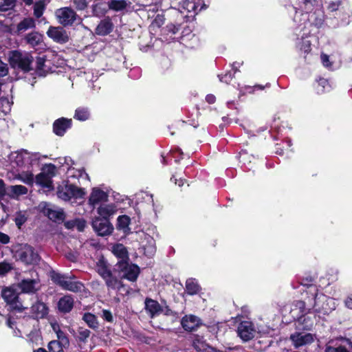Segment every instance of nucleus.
<instances>
[{
  "mask_svg": "<svg viewBox=\"0 0 352 352\" xmlns=\"http://www.w3.org/2000/svg\"><path fill=\"white\" fill-rule=\"evenodd\" d=\"M270 329L267 327H256L255 324L249 320L241 322L238 327L236 333L238 336L243 341L248 342L253 339L256 334L263 336L268 334Z\"/></svg>",
  "mask_w": 352,
  "mask_h": 352,
  "instance_id": "1",
  "label": "nucleus"
},
{
  "mask_svg": "<svg viewBox=\"0 0 352 352\" xmlns=\"http://www.w3.org/2000/svg\"><path fill=\"white\" fill-rule=\"evenodd\" d=\"M311 290L315 292L316 289L314 287H311ZM312 296L314 301L312 307L316 313L327 315L336 309L337 304L334 298H329L322 293L318 292H314Z\"/></svg>",
  "mask_w": 352,
  "mask_h": 352,
  "instance_id": "2",
  "label": "nucleus"
},
{
  "mask_svg": "<svg viewBox=\"0 0 352 352\" xmlns=\"http://www.w3.org/2000/svg\"><path fill=\"white\" fill-rule=\"evenodd\" d=\"M32 56L28 52L11 51L9 54V62L13 68H18L27 72L32 69Z\"/></svg>",
  "mask_w": 352,
  "mask_h": 352,
  "instance_id": "3",
  "label": "nucleus"
},
{
  "mask_svg": "<svg viewBox=\"0 0 352 352\" xmlns=\"http://www.w3.org/2000/svg\"><path fill=\"white\" fill-rule=\"evenodd\" d=\"M57 196L64 201H70L72 198L81 199L85 195L82 188H78L68 182L63 181L57 188Z\"/></svg>",
  "mask_w": 352,
  "mask_h": 352,
  "instance_id": "4",
  "label": "nucleus"
},
{
  "mask_svg": "<svg viewBox=\"0 0 352 352\" xmlns=\"http://www.w3.org/2000/svg\"><path fill=\"white\" fill-rule=\"evenodd\" d=\"M14 257L16 260L26 265H35L38 263L40 260L37 252L34 251L32 246L28 244L19 245L15 250Z\"/></svg>",
  "mask_w": 352,
  "mask_h": 352,
  "instance_id": "5",
  "label": "nucleus"
},
{
  "mask_svg": "<svg viewBox=\"0 0 352 352\" xmlns=\"http://www.w3.org/2000/svg\"><path fill=\"white\" fill-rule=\"evenodd\" d=\"M116 270L121 278L132 282L137 280L140 272V267L137 265L130 263L128 261H118L116 265Z\"/></svg>",
  "mask_w": 352,
  "mask_h": 352,
  "instance_id": "6",
  "label": "nucleus"
},
{
  "mask_svg": "<svg viewBox=\"0 0 352 352\" xmlns=\"http://www.w3.org/2000/svg\"><path fill=\"white\" fill-rule=\"evenodd\" d=\"M51 278L54 283L58 285L63 289L73 292H80L83 288V285L81 283L72 281L71 276L63 275L55 272H52Z\"/></svg>",
  "mask_w": 352,
  "mask_h": 352,
  "instance_id": "7",
  "label": "nucleus"
},
{
  "mask_svg": "<svg viewBox=\"0 0 352 352\" xmlns=\"http://www.w3.org/2000/svg\"><path fill=\"white\" fill-rule=\"evenodd\" d=\"M309 8H306L307 11L305 12H302L301 10H298L296 8L292 7L290 13L291 14H294L293 28L294 30L295 34L298 33V32L300 33L303 32V35L307 34L309 33V30L307 29V25L308 24L307 11L309 10Z\"/></svg>",
  "mask_w": 352,
  "mask_h": 352,
  "instance_id": "8",
  "label": "nucleus"
},
{
  "mask_svg": "<svg viewBox=\"0 0 352 352\" xmlns=\"http://www.w3.org/2000/svg\"><path fill=\"white\" fill-rule=\"evenodd\" d=\"M58 21L64 26L72 25L76 19V12L70 8L65 7L56 11Z\"/></svg>",
  "mask_w": 352,
  "mask_h": 352,
  "instance_id": "9",
  "label": "nucleus"
},
{
  "mask_svg": "<svg viewBox=\"0 0 352 352\" xmlns=\"http://www.w3.org/2000/svg\"><path fill=\"white\" fill-rule=\"evenodd\" d=\"M39 208L50 219L54 221H63L64 219L65 215L63 211L61 209L55 208L49 203L41 202L39 204Z\"/></svg>",
  "mask_w": 352,
  "mask_h": 352,
  "instance_id": "10",
  "label": "nucleus"
},
{
  "mask_svg": "<svg viewBox=\"0 0 352 352\" xmlns=\"http://www.w3.org/2000/svg\"><path fill=\"white\" fill-rule=\"evenodd\" d=\"M109 190L100 187L93 188L89 198V204L93 207L108 200Z\"/></svg>",
  "mask_w": 352,
  "mask_h": 352,
  "instance_id": "11",
  "label": "nucleus"
},
{
  "mask_svg": "<svg viewBox=\"0 0 352 352\" xmlns=\"http://www.w3.org/2000/svg\"><path fill=\"white\" fill-rule=\"evenodd\" d=\"M290 340L295 348L311 344L315 339L314 335L310 333L295 332L290 335Z\"/></svg>",
  "mask_w": 352,
  "mask_h": 352,
  "instance_id": "12",
  "label": "nucleus"
},
{
  "mask_svg": "<svg viewBox=\"0 0 352 352\" xmlns=\"http://www.w3.org/2000/svg\"><path fill=\"white\" fill-rule=\"evenodd\" d=\"M92 226L98 234L100 236L109 235L113 230L112 225L108 220L99 217L93 220Z\"/></svg>",
  "mask_w": 352,
  "mask_h": 352,
  "instance_id": "13",
  "label": "nucleus"
},
{
  "mask_svg": "<svg viewBox=\"0 0 352 352\" xmlns=\"http://www.w3.org/2000/svg\"><path fill=\"white\" fill-rule=\"evenodd\" d=\"M1 295L7 304L13 309H21V304L18 301V293L13 287H6L2 290Z\"/></svg>",
  "mask_w": 352,
  "mask_h": 352,
  "instance_id": "14",
  "label": "nucleus"
},
{
  "mask_svg": "<svg viewBox=\"0 0 352 352\" xmlns=\"http://www.w3.org/2000/svg\"><path fill=\"white\" fill-rule=\"evenodd\" d=\"M47 35L58 43H65L69 41V38L66 30L61 27H50Z\"/></svg>",
  "mask_w": 352,
  "mask_h": 352,
  "instance_id": "15",
  "label": "nucleus"
},
{
  "mask_svg": "<svg viewBox=\"0 0 352 352\" xmlns=\"http://www.w3.org/2000/svg\"><path fill=\"white\" fill-rule=\"evenodd\" d=\"M182 327L188 331L196 330L201 324V319L194 315H186L182 319Z\"/></svg>",
  "mask_w": 352,
  "mask_h": 352,
  "instance_id": "16",
  "label": "nucleus"
},
{
  "mask_svg": "<svg viewBox=\"0 0 352 352\" xmlns=\"http://www.w3.org/2000/svg\"><path fill=\"white\" fill-rule=\"evenodd\" d=\"M141 247L144 253L148 256H153L156 251L155 241L154 239L147 234H143V239L141 241Z\"/></svg>",
  "mask_w": 352,
  "mask_h": 352,
  "instance_id": "17",
  "label": "nucleus"
},
{
  "mask_svg": "<svg viewBox=\"0 0 352 352\" xmlns=\"http://www.w3.org/2000/svg\"><path fill=\"white\" fill-rule=\"evenodd\" d=\"M118 206L115 204H102L97 208L99 216L104 219L108 220L111 217L116 214Z\"/></svg>",
  "mask_w": 352,
  "mask_h": 352,
  "instance_id": "18",
  "label": "nucleus"
},
{
  "mask_svg": "<svg viewBox=\"0 0 352 352\" xmlns=\"http://www.w3.org/2000/svg\"><path fill=\"white\" fill-rule=\"evenodd\" d=\"M71 126L72 119L61 118L54 122L53 131L56 135L63 136Z\"/></svg>",
  "mask_w": 352,
  "mask_h": 352,
  "instance_id": "19",
  "label": "nucleus"
},
{
  "mask_svg": "<svg viewBox=\"0 0 352 352\" xmlns=\"http://www.w3.org/2000/svg\"><path fill=\"white\" fill-rule=\"evenodd\" d=\"M19 287L24 293H35L40 289V283L36 279H24L19 283Z\"/></svg>",
  "mask_w": 352,
  "mask_h": 352,
  "instance_id": "20",
  "label": "nucleus"
},
{
  "mask_svg": "<svg viewBox=\"0 0 352 352\" xmlns=\"http://www.w3.org/2000/svg\"><path fill=\"white\" fill-rule=\"evenodd\" d=\"M31 314L34 318H44L48 314V307L44 302L38 300L31 307Z\"/></svg>",
  "mask_w": 352,
  "mask_h": 352,
  "instance_id": "21",
  "label": "nucleus"
},
{
  "mask_svg": "<svg viewBox=\"0 0 352 352\" xmlns=\"http://www.w3.org/2000/svg\"><path fill=\"white\" fill-rule=\"evenodd\" d=\"M309 34V32L307 34L303 35V32L301 33L298 32L295 34L296 35V46L305 53L310 51L311 42L307 40Z\"/></svg>",
  "mask_w": 352,
  "mask_h": 352,
  "instance_id": "22",
  "label": "nucleus"
},
{
  "mask_svg": "<svg viewBox=\"0 0 352 352\" xmlns=\"http://www.w3.org/2000/svg\"><path fill=\"white\" fill-rule=\"evenodd\" d=\"M194 348L198 352H227L222 351L219 350H216L213 348L208 346L205 342L203 340L202 338L196 336L193 340L192 342Z\"/></svg>",
  "mask_w": 352,
  "mask_h": 352,
  "instance_id": "23",
  "label": "nucleus"
},
{
  "mask_svg": "<svg viewBox=\"0 0 352 352\" xmlns=\"http://www.w3.org/2000/svg\"><path fill=\"white\" fill-rule=\"evenodd\" d=\"M74 307V299L71 296H64L58 302V308L60 312L68 313Z\"/></svg>",
  "mask_w": 352,
  "mask_h": 352,
  "instance_id": "24",
  "label": "nucleus"
},
{
  "mask_svg": "<svg viewBox=\"0 0 352 352\" xmlns=\"http://www.w3.org/2000/svg\"><path fill=\"white\" fill-rule=\"evenodd\" d=\"M145 307L146 311L150 314L151 317L158 316L162 311V309L158 302L152 299L146 300Z\"/></svg>",
  "mask_w": 352,
  "mask_h": 352,
  "instance_id": "25",
  "label": "nucleus"
},
{
  "mask_svg": "<svg viewBox=\"0 0 352 352\" xmlns=\"http://www.w3.org/2000/svg\"><path fill=\"white\" fill-rule=\"evenodd\" d=\"M28 192V188L22 185L10 186L7 189L8 195L13 199H18L20 196L26 195Z\"/></svg>",
  "mask_w": 352,
  "mask_h": 352,
  "instance_id": "26",
  "label": "nucleus"
},
{
  "mask_svg": "<svg viewBox=\"0 0 352 352\" xmlns=\"http://www.w3.org/2000/svg\"><path fill=\"white\" fill-rule=\"evenodd\" d=\"M113 28V24L110 19H104L100 21L96 28V34L104 36L109 34Z\"/></svg>",
  "mask_w": 352,
  "mask_h": 352,
  "instance_id": "27",
  "label": "nucleus"
},
{
  "mask_svg": "<svg viewBox=\"0 0 352 352\" xmlns=\"http://www.w3.org/2000/svg\"><path fill=\"white\" fill-rule=\"evenodd\" d=\"M34 180L37 185L41 186L43 188H46L48 190L53 189L52 179L41 172L35 177Z\"/></svg>",
  "mask_w": 352,
  "mask_h": 352,
  "instance_id": "28",
  "label": "nucleus"
},
{
  "mask_svg": "<svg viewBox=\"0 0 352 352\" xmlns=\"http://www.w3.org/2000/svg\"><path fill=\"white\" fill-rule=\"evenodd\" d=\"M67 175L69 178L83 179L89 180V175L85 172L83 168H77L75 167L69 166L67 171Z\"/></svg>",
  "mask_w": 352,
  "mask_h": 352,
  "instance_id": "29",
  "label": "nucleus"
},
{
  "mask_svg": "<svg viewBox=\"0 0 352 352\" xmlns=\"http://www.w3.org/2000/svg\"><path fill=\"white\" fill-rule=\"evenodd\" d=\"M15 178L21 182L30 186H32L34 182V174L30 170L21 171L15 175Z\"/></svg>",
  "mask_w": 352,
  "mask_h": 352,
  "instance_id": "30",
  "label": "nucleus"
},
{
  "mask_svg": "<svg viewBox=\"0 0 352 352\" xmlns=\"http://www.w3.org/2000/svg\"><path fill=\"white\" fill-rule=\"evenodd\" d=\"M112 252L113 254L120 259V261H127L128 252L122 244L119 243L113 245Z\"/></svg>",
  "mask_w": 352,
  "mask_h": 352,
  "instance_id": "31",
  "label": "nucleus"
},
{
  "mask_svg": "<svg viewBox=\"0 0 352 352\" xmlns=\"http://www.w3.org/2000/svg\"><path fill=\"white\" fill-rule=\"evenodd\" d=\"M44 56L38 57L36 59V72L38 76H44L49 72V66L45 65Z\"/></svg>",
  "mask_w": 352,
  "mask_h": 352,
  "instance_id": "32",
  "label": "nucleus"
},
{
  "mask_svg": "<svg viewBox=\"0 0 352 352\" xmlns=\"http://www.w3.org/2000/svg\"><path fill=\"white\" fill-rule=\"evenodd\" d=\"M25 40L32 47H35L42 42L43 36L38 32H34L28 34L25 37Z\"/></svg>",
  "mask_w": 352,
  "mask_h": 352,
  "instance_id": "33",
  "label": "nucleus"
},
{
  "mask_svg": "<svg viewBox=\"0 0 352 352\" xmlns=\"http://www.w3.org/2000/svg\"><path fill=\"white\" fill-rule=\"evenodd\" d=\"M35 27V21L32 18H25L21 21L17 25V31L23 32L29 29Z\"/></svg>",
  "mask_w": 352,
  "mask_h": 352,
  "instance_id": "34",
  "label": "nucleus"
},
{
  "mask_svg": "<svg viewBox=\"0 0 352 352\" xmlns=\"http://www.w3.org/2000/svg\"><path fill=\"white\" fill-rule=\"evenodd\" d=\"M127 6L126 0H110L108 2L109 9L116 12H119L124 10Z\"/></svg>",
  "mask_w": 352,
  "mask_h": 352,
  "instance_id": "35",
  "label": "nucleus"
},
{
  "mask_svg": "<svg viewBox=\"0 0 352 352\" xmlns=\"http://www.w3.org/2000/svg\"><path fill=\"white\" fill-rule=\"evenodd\" d=\"M205 6L204 4H201V3H195L193 1H190L187 0L186 1L184 2V8L187 10L188 12H194L195 13H197V12L201 11L202 9H204V7Z\"/></svg>",
  "mask_w": 352,
  "mask_h": 352,
  "instance_id": "36",
  "label": "nucleus"
},
{
  "mask_svg": "<svg viewBox=\"0 0 352 352\" xmlns=\"http://www.w3.org/2000/svg\"><path fill=\"white\" fill-rule=\"evenodd\" d=\"M186 289L190 295L196 294L199 291V286L195 279L190 278L186 280Z\"/></svg>",
  "mask_w": 352,
  "mask_h": 352,
  "instance_id": "37",
  "label": "nucleus"
},
{
  "mask_svg": "<svg viewBox=\"0 0 352 352\" xmlns=\"http://www.w3.org/2000/svg\"><path fill=\"white\" fill-rule=\"evenodd\" d=\"M90 113L87 108L79 107L76 109L74 118L79 121H86L89 118Z\"/></svg>",
  "mask_w": 352,
  "mask_h": 352,
  "instance_id": "38",
  "label": "nucleus"
},
{
  "mask_svg": "<svg viewBox=\"0 0 352 352\" xmlns=\"http://www.w3.org/2000/svg\"><path fill=\"white\" fill-rule=\"evenodd\" d=\"M28 218V213L27 211H19L16 212L14 217V222L18 228H21V226L26 222Z\"/></svg>",
  "mask_w": 352,
  "mask_h": 352,
  "instance_id": "39",
  "label": "nucleus"
},
{
  "mask_svg": "<svg viewBox=\"0 0 352 352\" xmlns=\"http://www.w3.org/2000/svg\"><path fill=\"white\" fill-rule=\"evenodd\" d=\"M97 272L103 279L111 274L107 264L102 261L97 264Z\"/></svg>",
  "mask_w": 352,
  "mask_h": 352,
  "instance_id": "40",
  "label": "nucleus"
},
{
  "mask_svg": "<svg viewBox=\"0 0 352 352\" xmlns=\"http://www.w3.org/2000/svg\"><path fill=\"white\" fill-rule=\"evenodd\" d=\"M83 320L87 324V325L92 329H96L98 326V323L96 317L90 313H86L82 317Z\"/></svg>",
  "mask_w": 352,
  "mask_h": 352,
  "instance_id": "41",
  "label": "nucleus"
},
{
  "mask_svg": "<svg viewBox=\"0 0 352 352\" xmlns=\"http://www.w3.org/2000/svg\"><path fill=\"white\" fill-rule=\"evenodd\" d=\"M107 286L110 288L115 289L118 288L120 285V281L116 277L113 276L112 274L108 276L104 279Z\"/></svg>",
  "mask_w": 352,
  "mask_h": 352,
  "instance_id": "42",
  "label": "nucleus"
},
{
  "mask_svg": "<svg viewBox=\"0 0 352 352\" xmlns=\"http://www.w3.org/2000/svg\"><path fill=\"white\" fill-rule=\"evenodd\" d=\"M316 89L319 94L324 93L325 91H329L331 89V85L327 79L320 78L318 80Z\"/></svg>",
  "mask_w": 352,
  "mask_h": 352,
  "instance_id": "43",
  "label": "nucleus"
},
{
  "mask_svg": "<svg viewBox=\"0 0 352 352\" xmlns=\"http://www.w3.org/2000/svg\"><path fill=\"white\" fill-rule=\"evenodd\" d=\"M130 218L126 215L120 216L118 218V228L124 232L128 229Z\"/></svg>",
  "mask_w": 352,
  "mask_h": 352,
  "instance_id": "44",
  "label": "nucleus"
},
{
  "mask_svg": "<svg viewBox=\"0 0 352 352\" xmlns=\"http://www.w3.org/2000/svg\"><path fill=\"white\" fill-rule=\"evenodd\" d=\"M56 168L54 164H49L43 167L41 173L52 179V178L56 175Z\"/></svg>",
  "mask_w": 352,
  "mask_h": 352,
  "instance_id": "45",
  "label": "nucleus"
},
{
  "mask_svg": "<svg viewBox=\"0 0 352 352\" xmlns=\"http://www.w3.org/2000/svg\"><path fill=\"white\" fill-rule=\"evenodd\" d=\"M16 0H0V11L6 12L15 6Z\"/></svg>",
  "mask_w": 352,
  "mask_h": 352,
  "instance_id": "46",
  "label": "nucleus"
},
{
  "mask_svg": "<svg viewBox=\"0 0 352 352\" xmlns=\"http://www.w3.org/2000/svg\"><path fill=\"white\" fill-rule=\"evenodd\" d=\"M45 10V4L43 1H38L34 5V14L36 18H40Z\"/></svg>",
  "mask_w": 352,
  "mask_h": 352,
  "instance_id": "47",
  "label": "nucleus"
},
{
  "mask_svg": "<svg viewBox=\"0 0 352 352\" xmlns=\"http://www.w3.org/2000/svg\"><path fill=\"white\" fill-rule=\"evenodd\" d=\"M64 346L56 340L51 341L48 344V349L50 352H63Z\"/></svg>",
  "mask_w": 352,
  "mask_h": 352,
  "instance_id": "48",
  "label": "nucleus"
},
{
  "mask_svg": "<svg viewBox=\"0 0 352 352\" xmlns=\"http://www.w3.org/2000/svg\"><path fill=\"white\" fill-rule=\"evenodd\" d=\"M37 155L38 153L31 154L27 151H22L16 155V162L19 164V162L23 159L30 158V157H34V159H37Z\"/></svg>",
  "mask_w": 352,
  "mask_h": 352,
  "instance_id": "49",
  "label": "nucleus"
},
{
  "mask_svg": "<svg viewBox=\"0 0 352 352\" xmlns=\"http://www.w3.org/2000/svg\"><path fill=\"white\" fill-rule=\"evenodd\" d=\"M78 333L79 340L83 342L85 341L89 337L90 335L89 330L82 327L79 328Z\"/></svg>",
  "mask_w": 352,
  "mask_h": 352,
  "instance_id": "50",
  "label": "nucleus"
},
{
  "mask_svg": "<svg viewBox=\"0 0 352 352\" xmlns=\"http://www.w3.org/2000/svg\"><path fill=\"white\" fill-rule=\"evenodd\" d=\"M76 8L79 10H85L87 7V0H72Z\"/></svg>",
  "mask_w": 352,
  "mask_h": 352,
  "instance_id": "51",
  "label": "nucleus"
},
{
  "mask_svg": "<svg viewBox=\"0 0 352 352\" xmlns=\"http://www.w3.org/2000/svg\"><path fill=\"white\" fill-rule=\"evenodd\" d=\"M56 335L58 339V340H56L57 342H60V343H61L63 346H67L69 344L68 338L62 331L56 333Z\"/></svg>",
  "mask_w": 352,
  "mask_h": 352,
  "instance_id": "52",
  "label": "nucleus"
},
{
  "mask_svg": "<svg viewBox=\"0 0 352 352\" xmlns=\"http://www.w3.org/2000/svg\"><path fill=\"white\" fill-rule=\"evenodd\" d=\"M324 352H349V351L344 346H340L338 347L327 346L325 349Z\"/></svg>",
  "mask_w": 352,
  "mask_h": 352,
  "instance_id": "53",
  "label": "nucleus"
},
{
  "mask_svg": "<svg viewBox=\"0 0 352 352\" xmlns=\"http://www.w3.org/2000/svg\"><path fill=\"white\" fill-rule=\"evenodd\" d=\"M8 66L0 58V77H4L8 74Z\"/></svg>",
  "mask_w": 352,
  "mask_h": 352,
  "instance_id": "54",
  "label": "nucleus"
},
{
  "mask_svg": "<svg viewBox=\"0 0 352 352\" xmlns=\"http://www.w3.org/2000/svg\"><path fill=\"white\" fill-rule=\"evenodd\" d=\"M10 270L11 266L9 263L5 262L0 263V275L8 273Z\"/></svg>",
  "mask_w": 352,
  "mask_h": 352,
  "instance_id": "55",
  "label": "nucleus"
},
{
  "mask_svg": "<svg viewBox=\"0 0 352 352\" xmlns=\"http://www.w3.org/2000/svg\"><path fill=\"white\" fill-rule=\"evenodd\" d=\"M340 6V1H331L327 6V10L329 12H334L338 10Z\"/></svg>",
  "mask_w": 352,
  "mask_h": 352,
  "instance_id": "56",
  "label": "nucleus"
},
{
  "mask_svg": "<svg viewBox=\"0 0 352 352\" xmlns=\"http://www.w3.org/2000/svg\"><path fill=\"white\" fill-rule=\"evenodd\" d=\"M233 77V74L230 72L222 76H219V79L221 82L229 83Z\"/></svg>",
  "mask_w": 352,
  "mask_h": 352,
  "instance_id": "57",
  "label": "nucleus"
},
{
  "mask_svg": "<svg viewBox=\"0 0 352 352\" xmlns=\"http://www.w3.org/2000/svg\"><path fill=\"white\" fill-rule=\"evenodd\" d=\"M85 227V221L82 219H76V226L75 228H77L78 231H82Z\"/></svg>",
  "mask_w": 352,
  "mask_h": 352,
  "instance_id": "58",
  "label": "nucleus"
},
{
  "mask_svg": "<svg viewBox=\"0 0 352 352\" xmlns=\"http://www.w3.org/2000/svg\"><path fill=\"white\" fill-rule=\"evenodd\" d=\"M10 236L8 234L0 232V243L3 245L8 244L10 242Z\"/></svg>",
  "mask_w": 352,
  "mask_h": 352,
  "instance_id": "59",
  "label": "nucleus"
},
{
  "mask_svg": "<svg viewBox=\"0 0 352 352\" xmlns=\"http://www.w3.org/2000/svg\"><path fill=\"white\" fill-rule=\"evenodd\" d=\"M102 318L107 322L113 321V316L111 313L108 310L104 309L102 311Z\"/></svg>",
  "mask_w": 352,
  "mask_h": 352,
  "instance_id": "60",
  "label": "nucleus"
},
{
  "mask_svg": "<svg viewBox=\"0 0 352 352\" xmlns=\"http://www.w3.org/2000/svg\"><path fill=\"white\" fill-rule=\"evenodd\" d=\"M321 60L324 67H329L331 66V65L329 63V56L327 54H321Z\"/></svg>",
  "mask_w": 352,
  "mask_h": 352,
  "instance_id": "61",
  "label": "nucleus"
},
{
  "mask_svg": "<svg viewBox=\"0 0 352 352\" xmlns=\"http://www.w3.org/2000/svg\"><path fill=\"white\" fill-rule=\"evenodd\" d=\"M206 100L208 103L212 104L215 102L216 98L214 95L208 94L206 96Z\"/></svg>",
  "mask_w": 352,
  "mask_h": 352,
  "instance_id": "62",
  "label": "nucleus"
},
{
  "mask_svg": "<svg viewBox=\"0 0 352 352\" xmlns=\"http://www.w3.org/2000/svg\"><path fill=\"white\" fill-rule=\"evenodd\" d=\"M65 226L67 228H75L76 226V219L73 221H69L65 222Z\"/></svg>",
  "mask_w": 352,
  "mask_h": 352,
  "instance_id": "63",
  "label": "nucleus"
},
{
  "mask_svg": "<svg viewBox=\"0 0 352 352\" xmlns=\"http://www.w3.org/2000/svg\"><path fill=\"white\" fill-rule=\"evenodd\" d=\"M345 305L348 308L352 309V294L346 299Z\"/></svg>",
  "mask_w": 352,
  "mask_h": 352,
  "instance_id": "64",
  "label": "nucleus"
}]
</instances>
